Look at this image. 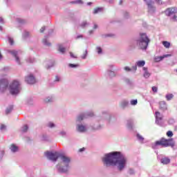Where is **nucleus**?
Segmentation results:
<instances>
[{
    "mask_svg": "<svg viewBox=\"0 0 177 177\" xmlns=\"http://www.w3.org/2000/svg\"><path fill=\"white\" fill-rule=\"evenodd\" d=\"M102 162L105 168L116 167L118 171L122 172L127 167L128 159L120 151H112L105 153L102 158Z\"/></svg>",
    "mask_w": 177,
    "mask_h": 177,
    "instance_id": "nucleus-1",
    "label": "nucleus"
},
{
    "mask_svg": "<svg viewBox=\"0 0 177 177\" xmlns=\"http://www.w3.org/2000/svg\"><path fill=\"white\" fill-rule=\"evenodd\" d=\"M88 117H93V112L87 111L83 113H80L77 116L76 131L80 133H85V132L88 131V126L82 123V121H84L85 118H88Z\"/></svg>",
    "mask_w": 177,
    "mask_h": 177,
    "instance_id": "nucleus-2",
    "label": "nucleus"
},
{
    "mask_svg": "<svg viewBox=\"0 0 177 177\" xmlns=\"http://www.w3.org/2000/svg\"><path fill=\"white\" fill-rule=\"evenodd\" d=\"M158 146H162V147H171V149H174V147H175V141L174 138L165 139L162 138L160 140L156 141L152 145V149H158Z\"/></svg>",
    "mask_w": 177,
    "mask_h": 177,
    "instance_id": "nucleus-3",
    "label": "nucleus"
},
{
    "mask_svg": "<svg viewBox=\"0 0 177 177\" xmlns=\"http://www.w3.org/2000/svg\"><path fill=\"white\" fill-rule=\"evenodd\" d=\"M136 44L142 50H146L150 44V38L147 37L146 33H140L139 37L136 39Z\"/></svg>",
    "mask_w": 177,
    "mask_h": 177,
    "instance_id": "nucleus-4",
    "label": "nucleus"
},
{
    "mask_svg": "<svg viewBox=\"0 0 177 177\" xmlns=\"http://www.w3.org/2000/svg\"><path fill=\"white\" fill-rule=\"evenodd\" d=\"M9 91L11 95H19V93H20V91H21L20 82L14 80L9 86Z\"/></svg>",
    "mask_w": 177,
    "mask_h": 177,
    "instance_id": "nucleus-5",
    "label": "nucleus"
},
{
    "mask_svg": "<svg viewBox=\"0 0 177 177\" xmlns=\"http://www.w3.org/2000/svg\"><path fill=\"white\" fill-rule=\"evenodd\" d=\"M165 13L166 16H169L171 17V20L172 21H177V8L173 7V8H169L165 11Z\"/></svg>",
    "mask_w": 177,
    "mask_h": 177,
    "instance_id": "nucleus-6",
    "label": "nucleus"
},
{
    "mask_svg": "<svg viewBox=\"0 0 177 177\" xmlns=\"http://www.w3.org/2000/svg\"><path fill=\"white\" fill-rule=\"evenodd\" d=\"M68 168H70V165H64L63 162L59 163L56 165L58 174H68Z\"/></svg>",
    "mask_w": 177,
    "mask_h": 177,
    "instance_id": "nucleus-7",
    "label": "nucleus"
},
{
    "mask_svg": "<svg viewBox=\"0 0 177 177\" xmlns=\"http://www.w3.org/2000/svg\"><path fill=\"white\" fill-rule=\"evenodd\" d=\"M45 156L48 158V160H50L51 161H57V158H59L60 153L57 152H50L47 151L45 153Z\"/></svg>",
    "mask_w": 177,
    "mask_h": 177,
    "instance_id": "nucleus-8",
    "label": "nucleus"
},
{
    "mask_svg": "<svg viewBox=\"0 0 177 177\" xmlns=\"http://www.w3.org/2000/svg\"><path fill=\"white\" fill-rule=\"evenodd\" d=\"M9 86V81L7 79H0V92L3 93Z\"/></svg>",
    "mask_w": 177,
    "mask_h": 177,
    "instance_id": "nucleus-9",
    "label": "nucleus"
},
{
    "mask_svg": "<svg viewBox=\"0 0 177 177\" xmlns=\"http://www.w3.org/2000/svg\"><path fill=\"white\" fill-rule=\"evenodd\" d=\"M155 118H156V124L159 125V127H162L164 125V122H162V118H164V115L161 114L159 111L155 112Z\"/></svg>",
    "mask_w": 177,
    "mask_h": 177,
    "instance_id": "nucleus-10",
    "label": "nucleus"
},
{
    "mask_svg": "<svg viewBox=\"0 0 177 177\" xmlns=\"http://www.w3.org/2000/svg\"><path fill=\"white\" fill-rule=\"evenodd\" d=\"M148 6V12L151 15H153L156 12V7H154V1L153 0H144Z\"/></svg>",
    "mask_w": 177,
    "mask_h": 177,
    "instance_id": "nucleus-11",
    "label": "nucleus"
},
{
    "mask_svg": "<svg viewBox=\"0 0 177 177\" xmlns=\"http://www.w3.org/2000/svg\"><path fill=\"white\" fill-rule=\"evenodd\" d=\"M62 164H64L65 165H70V162H71V158L63 154L59 153V158Z\"/></svg>",
    "mask_w": 177,
    "mask_h": 177,
    "instance_id": "nucleus-12",
    "label": "nucleus"
},
{
    "mask_svg": "<svg viewBox=\"0 0 177 177\" xmlns=\"http://www.w3.org/2000/svg\"><path fill=\"white\" fill-rule=\"evenodd\" d=\"M25 81L27 84L32 85L35 82V77L32 74L28 75L25 77Z\"/></svg>",
    "mask_w": 177,
    "mask_h": 177,
    "instance_id": "nucleus-13",
    "label": "nucleus"
},
{
    "mask_svg": "<svg viewBox=\"0 0 177 177\" xmlns=\"http://www.w3.org/2000/svg\"><path fill=\"white\" fill-rule=\"evenodd\" d=\"M159 104V109L161 111H167L168 110V104L165 101H160L158 102Z\"/></svg>",
    "mask_w": 177,
    "mask_h": 177,
    "instance_id": "nucleus-14",
    "label": "nucleus"
},
{
    "mask_svg": "<svg viewBox=\"0 0 177 177\" xmlns=\"http://www.w3.org/2000/svg\"><path fill=\"white\" fill-rule=\"evenodd\" d=\"M10 53H11L12 55V56H14L15 57V60L18 64H21V63H20V59L19 58V57H17V50H10Z\"/></svg>",
    "mask_w": 177,
    "mask_h": 177,
    "instance_id": "nucleus-15",
    "label": "nucleus"
},
{
    "mask_svg": "<svg viewBox=\"0 0 177 177\" xmlns=\"http://www.w3.org/2000/svg\"><path fill=\"white\" fill-rule=\"evenodd\" d=\"M171 54H166V55H163L162 56L156 57H155V62H161V60H164L165 57H171Z\"/></svg>",
    "mask_w": 177,
    "mask_h": 177,
    "instance_id": "nucleus-16",
    "label": "nucleus"
},
{
    "mask_svg": "<svg viewBox=\"0 0 177 177\" xmlns=\"http://www.w3.org/2000/svg\"><path fill=\"white\" fill-rule=\"evenodd\" d=\"M134 123L135 122L132 120H127V128L129 129L130 131H132L133 129Z\"/></svg>",
    "mask_w": 177,
    "mask_h": 177,
    "instance_id": "nucleus-17",
    "label": "nucleus"
},
{
    "mask_svg": "<svg viewBox=\"0 0 177 177\" xmlns=\"http://www.w3.org/2000/svg\"><path fill=\"white\" fill-rule=\"evenodd\" d=\"M10 150L12 153H17L19 151V147L15 144H12L10 146Z\"/></svg>",
    "mask_w": 177,
    "mask_h": 177,
    "instance_id": "nucleus-18",
    "label": "nucleus"
},
{
    "mask_svg": "<svg viewBox=\"0 0 177 177\" xmlns=\"http://www.w3.org/2000/svg\"><path fill=\"white\" fill-rule=\"evenodd\" d=\"M124 82L129 86H133V81L128 77H124L123 79Z\"/></svg>",
    "mask_w": 177,
    "mask_h": 177,
    "instance_id": "nucleus-19",
    "label": "nucleus"
},
{
    "mask_svg": "<svg viewBox=\"0 0 177 177\" xmlns=\"http://www.w3.org/2000/svg\"><path fill=\"white\" fill-rule=\"evenodd\" d=\"M142 70L144 71L143 76L145 78H150V75H151V73L149 72L147 67H143Z\"/></svg>",
    "mask_w": 177,
    "mask_h": 177,
    "instance_id": "nucleus-20",
    "label": "nucleus"
},
{
    "mask_svg": "<svg viewBox=\"0 0 177 177\" xmlns=\"http://www.w3.org/2000/svg\"><path fill=\"white\" fill-rule=\"evenodd\" d=\"M160 162L164 165H167L169 164V162H171V159H169V158L167 157L162 158L160 159Z\"/></svg>",
    "mask_w": 177,
    "mask_h": 177,
    "instance_id": "nucleus-21",
    "label": "nucleus"
},
{
    "mask_svg": "<svg viewBox=\"0 0 177 177\" xmlns=\"http://www.w3.org/2000/svg\"><path fill=\"white\" fill-rule=\"evenodd\" d=\"M54 100H55V97H53V95H50V96L46 97L44 99V102L45 103H52Z\"/></svg>",
    "mask_w": 177,
    "mask_h": 177,
    "instance_id": "nucleus-22",
    "label": "nucleus"
},
{
    "mask_svg": "<svg viewBox=\"0 0 177 177\" xmlns=\"http://www.w3.org/2000/svg\"><path fill=\"white\" fill-rule=\"evenodd\" d=\"M58 52H59V53H62V55H64V53H66V48L63 46V44H58Z\"/></svg>",
    "mask_w": 177,
    "mask_h": 177,
    "instance_id": "nucleus-23",
    "label": "nucleus"
},
{
    "mask_svg": "<svg viewBox=\"0 0 177 177\" xmlns=\"http://www.w3.org/2000/svg\"><path fill=\"white\" fill-rule=\"evenodd\" d=\"M106 74L109 78H114L117 75L114 71H106Z\"/></svg>",
    "mask_w": 177,
    "mask_h": 177,
    "instance_id": "nucleus-24",
    "label": "nucleus"
},
{
    "mask_svg": "<svg viewBox=\"0 0 177 177\" xmlns=\"http://www.w3.org/2000/svg\"><path fill=\"white\" fill-rule=\"evenodd\" d=\"M128 104H129V102L127 100H124L120 102V107H122V109H126V107H128Z\"/></svg>",
    "mask_w": 177,
    "mask_h": 177,
    "instance_id": "nucleus-25",
    "label": "nucleus"
},
{
    "mask_svg": "<svg viewBox=\"0 0 177 177\" xmlns=\"http://www.w3.org/2000/svg\"><path fill=\"white\" fill-rule=\"evenodd\" d=\"M44 45H45V46H51L52 44H50V42L48 41V36H45V37L43 39L42 41Z\"/></svg>",
    "mask_w": 177,
    "mask_h": 177,
    "instance_id": "nucleus-26",
    "label": "nucleus"
},
{
    "mask_svg": "<svg viewBox=\"0 0 177 177\" xmlns=\"http://www.w3.org/2000/svg\"><path fill=\"white\" fill-rule=\"evenodd\" d=\"M136 64L138 67H144L146 62L145 60L138 61L136 62Z\"/></svg>",
    "mask_w": 177,
    "mask_h": 177,
    "instance_id": "nucleus-27",
    "label": "nucleus"
},
{
    "mask_svg": "<svg viewBox=\"0 0 177 177\" xmlns=\"http://www.w3.org/2000/svg\"><path fill=\"white\" fill-rule=\"evenodd\" d=\"M136 138H137V140H138V142H140V143H143V142L145 140V138H143V136H142V135L139 134V133H137Z\"/></svg>",
    "mask_w": 177,
    "mask_h": 177,
    "instance_id": "nucleus-28",
    "label": "nucleus"
},
{
    "mask_svg": "<svg viewBox=\"0 0 177 177\" xmlns=\"http://www.w3.org/2000/svg\"><path fill=\"white\" fill-rule=\"evenodd\" d=\"M165 99L167 102H170V100H172L174 99V94L172 93L166 94Z\"/></svg>",
    "mask_w": 177,
    "mask_h": 177,
    "instance_id": "nucleus-29",
    "label": "nucleus"
},
{
    "mask_svg": "<svg viewBox=\"0 0 177 177\" xmlns=\"http://www.w3.org/2000/svg\"><path fill=\"white\" fill-rule=\"evenodd\" d=\"M22 38L23 39H27V38H30V32L25 30L22 33Z\"/></svg>",
    "mask_w": 177,
    "mask_h": 177,
    "instance_id": "nucleus-30",
    "label": "nucleus"
},
{
    "mask_svg": "<svg viewBox=\"0 0 177 177\" xmlns=\"http://www.w3.org/2000/svg\"><path fill=\"white\" fill-rule=\"evenodd\" d=\"M80 57H81V59H82V60H85V59H86V57H88V49H86V50L83 52V53H82V55L80 56Z\"/></svg>",
    "mask_w": 177,
    "mask_h": 177,
    "instance_id": "nucleus-31",
    "label": "nucleus"
},
{
    "mask_svg": "<svg viewBox=\"0 0 177 177\" xmlns=\"http://www.w3.org/2000/svg\"><path fill=\"white\" fill-rule=\"evenodd\" d=\"M26 104H28V106H32V104H34V99L32 97H28L26 99Z\"/></svg>",
    "mask_w": 177,
    "mask_h": 177,
    "instance_id": "nucleus-32",
    "label": "nucleus"
},
{
    "mask_svg": "<svg viewBox=\"0 0 177 177\" xmlns=\"http://www.w3.org/2000/svg\"><path fill=\"white\" fill-rule=\"evenodd\" d=\"M95 50H96L97 55H103V48H102V47L97 46L95 48Z\"/></svg>",
    "mask_w": 177,
    "mask_h": 177,
    "instance_id": "nucleus-33",
    "label": "nucleus"
},
{
    "mask_svg": "<svg viewBox=\"0 0 177 177\" xmlns=\"http://www.w3.org/2000/svg\"><path fill=\"white\" fill-rule=\"evenodd\" d=\"M102 115L104 117V120H110V118H111V116L107 112L103 113Z\"/></svg>",
    "mask_w": 177,
    "mask_h": 177,
    "instance_id": "nucleus-34",
    "label": "nucleus"
},
{
    "mask_svg": "<svg viewBox=\"0 0 177 177\" xmlns=\"http://www.w3.org/2000/svg\"><path fill=\"white\" fill-rule=\"evenodd\" d=\"M88 26H89V23H88L86 21H83L80 24V27H82V28H85V27H88Z\"/></svg>",
    "mask_w": 177,
    "mask_h": 177,
    "instance_id": "nucleus-35",
    "label": "nucleus"
},
{
    "mask_svg": "<svg viewBox=\"0 0 177 177\" xmlns=\"http://www.w3.org/2000/svg\"><path fill=\"white\" fill-rule=\"evenodd\" d=\"M107 70L106 71H113L114 70V68L115 67V65L113 64H110L107 66Z\"/></svg>",
    "mask_w": 177,
    "mask_h": 177,
    "instance_id": "nucleus-36",
    "label": "nucleus"
},
{
    "mask_svg": "<svg viewBox=\"0 0 177 177\" xmlns=\"http://www.w3.org/2000/svg\"><path fill=\"white\" fill-rule=\"evenodd\" d=\"M71 3L76 4V5H82L84 4V1L82 0H75L71 1Z\"/></svg>",
    "mask_w": 177,
    "mask_h": 177,
    "instance_id": "nucleus-37",
    "label": "nucleus"
},
{
    "mask_svg": "<svg viewBox=\"0 0 177 177\" xmlns=\"http://www.w3.org/2000/svg\"><path fill=\"white\" fill-rule=\"evenodd\" d=\"M102 10H103V8H95L93 13L94 15H97V13H100V12H102Z\"/></svg>",
    "mask_w": 177,
    "mask_h": 177,
    "instance_id": "nucleus-38",
    "label": "nucleus"
},
{
    "mask_svg": "<svg viewBox=\"0 0 177 177\" xmlns=\"http://www.w3.org/2000/svg\"><path fill=\"white\" fill-rule=\"evenodd\" d=\"M13 110L12 105H10L8 107H7L6 110V113L9 114L10 113H12V111Z\"/></svg>",
    "mask_w": 177,
    "mask_h": 177,
    "instance_id": "nucleus-39",
    "label": "nucleus"
},
{
    "mask_svg": "<svg viewBox=\"0 0 177 177\" xmlns=\"http://www.w3.org/2000/svg\"><path fill=\"white\" fill-rule=\"evenodd\" d=\"M17 21L19 24H26V19H23L21 18L17 19Z\"/></svg>",
    "mask_w": 177,
    "mask_h": 177,
    "instance_id": "nucleus-40",
    "label": "nucleus"
},
{
    "mask_svg": "<svg viewBox=\"0 0 177 177\" xmlns=\"http://www.w3.org/2000/svg\"><path fill=\"white\" fill-rule=\"evenodd\" d=\"M28 131V126L27 124L24 125L21 128V132H27Z\"/></svg>",
    "mask_w": 177,
    "mask_h": 177,
    "instance_id": "nucleus-41",
    "label": "nucleus"
},
{
    "mask_svg": "<svg viewBox=\"0 0 177 177\" xmlns=\"http://www.w3.org/2000/svg\"><path fill=\"white\" fill-rule=\"evenodd\" d=\"M59 135L62 138H66V136H67V132H66L64 130H62L59 133Z\"/></svg>",
    "mask_w": 177,
    "mask_h": 177,
    "instance_id": "nucleus-42",
    "label": "nucleus"
},
{
    "mask_svg": "<svg viewBox=\"0 0 177 177\" xmlns=\"http://www.w3.org/2000/svg\"><path fill=\"white\" fill-rule=\"evenodd\" d=\"M47 127L48 128H55L56 127V124H55V123H53V122H48L47 123Z\"/></svg>",
    "mask_w": 177,
    "mask_h": 177,
    "instance_id": "nucleus-43",
    "label": "nucleus"
},
{
    "mask_svg": "<svg viewBox=\"0 0 177 177\" xmlns=\"http://www.w3.org/2000/svg\"><path fill=\"white\" fill-rule=\"evenodd\" d=\"M162 45L165 46V48H169L171 46V43L169 41H162Z\"/></svg>",
    "mask_w": 177,
    "mask_h": 177,
    "instance_id": "nucleus-44",
    "label": "nucleus"
},
{
    "mask_svg": "<svg viewBox=\"0 0 177 177\" xmlns=\"http://www.w3.org/2000/svg\"><path fill=\"white\" fill-rule=\"evenodd\" d=\"M27 63H34V62H35V59L32 57H29L27 59H26Z\"/></svg>",
    "mask_w": 177,
    "mask_h": 177,
    "instance_id": "nucleus-45",
    "label": "nucleus"
},
{
    "mask_svg": "<svg viewBox=\"0 0 177 177\" xmlns=\"http://www.w3.org/2000/svg\"><path fill=\"white\" fill-rule=\"evenodd\" d=\"M8 39V42L10 44V45H15V41L13 40V39L12 37H10V36L7 37Z\"/></svg>",
    "mask_w": 177,
    "mask_h": 177,
    "instance_id": "nucleus-46",
    "label": "nucleus"
},
{
    "mask_svg": "<svg viewBox=\"0 0 177 177\" xmlns=\"http://www.w3.org/2000/svg\"><path fill=\"white\" fill-rule=\"evenodd\" d=\"M68 67H70V68H77V67H80V65L75 64H69Z\"/></svg>",
    "mask_w": 177,
    "mask_h": 177,
    "instance_id": "nucleus-47",
    "label": "nucleus"
},
{
    "mask_svg": "<svg viewBox=\"0 0 177 177\" xmlns=\"http://www.w3.org/2000/svg\"><path fill=\"white\" fill-rule=\"evenodd\" d=\"M62 81V77L56 75L54 80V82H60Z\"/></svg>",
    "mask_w": 177,
    "mask_h": 177,
    "instance_id": "nucleus-48",
    "label": "nucleus"
},
{
    "mask_svg": "<svg viewBox=\"0 0 177 177\" xmlns=\"http://www.w3.org/2000/svg\"><path fill=\"white\" fill-rule=\"evenodd\" d=\"M130 104H131V106H136V104H138V100H131Z\"/></svg>",
    "mask_w": 177,
    "mask_h": 177,
    "instance_id": "nucleus-49",
    "label": "nucleus"
},
{
    "mask_svg": "<svg viewBox=\"0 0 177 177\" xmlns=\"http://www.w3.org/2000/svg\"><path fill=\"white\" fill-rule=\"evenodd\" d=\"M93 129H94V131H99V129H102V125L93 126Z\"/></svg>",
    "mask_w": 177,
    "mask_h": 177,
    "instance_id": "nucleus-50",
    "label": "nucleus"
},
{
    "mask_svg": "<svg viewBox=\"0 0 177 177\" xmlns=\"http://www.w3.org/2000/svg\"><path fill=\"white\" fill-rule=\"evenodd\" d=\"M167 136H168V138H172L174 136V133L171 131H168L167 132Z\"/></svg>",
    "mask_w": 177,
    "mask_h": 177,
    "instance_id": "nucleus-51",
    "label": "nucleus"
},
{
    "mask_svg": "<svg viewBox=\"0 0 177 177\" xmlns=\"http://www.w3.org/2000/svg\"><path fill=\"white\" fill-rule=\"evenodd\" d=\"M124 70L126 71L127 73L132 71V68H129V66H124Z\"/></svg>",
    "mask_w": 177,
    "mask_h": 177,
    "instance_id": "nucleus-52",
    "label": "nucleus"
},
{
    "mask_svg": "<svg viewBox=\"0 0 177 177\" xmlns=\"http://www.w3.org/2000/svg\"><path fill=\"white\" fill-rule=\"evenodd\" d=\"M129 175H135V170L133 169H130L128 171Z\"/></svg>",
    "mask_w": 177,
    "mask_h": 177,
    "instance_id": "nucleus-53",
    "label": "nucleus"
},
{
    "mask_svg": "<svg viewBox=\"0 0 177 177\" xmlns=\"http://www.w3.org/2000/svg\"><path fill=\"white\" fill-rule=\"evenodd\" d=\"M136 70H138V66H136V64L135 66H133L131 68V71H133V73H136Z\"/></svg>",
    "mask_w": 177,
    "mask_h": 177,
    "instance_id": "nucleus-54",
    "label": "nucleus"
},
{
    "mask_svg": "<svg viewBox=\"0 0 177 177\" xmlns=\"http://www.w3.org/2000/svg\"><path fill=\"white\" fill-rule=\"evenodd\" d=\"M169 124H170L171 125L175 124V119H174V118H170V119L169 120Z\"/></svg>",
    "mask_w": 177,
    "mask_h": 177,
    "instance_id": "nucleus-55",
    "label": "nucleus"
},
{
    "mask_svg": "<svg viewBox=\"0 0 177 177\" xmlns=\"http://www.w3.org/2000/svg\"><path fill=\"white\" fill-rule=\"evenodd\" d=\"M152 91L154 92V93H157V92H158V88H157V86H153Z\"/></svg>",
    "mask_w": 177,
    "mask_h": 177,
    "instance_id": "nucleus-56",
    "label": "nucleus"
},
{
    "mask_svg": "<svg viewBox=\"0 0 177 177\" xmlns=\"http://www.w3.org/2000/svg\"><path fill=\"white\" fill-rule=\"evenodd\" d=\"M6 129V126L5 124H1L0 127V130L5 131Z\"/></svg>",
    "mask_w": 177,
    "mask_h": 177,
    "instance_id": "nucleus-57",
    "label": "nucleus"
},
{
    "mask_svg": "<svg viewBox=\"0 0 177 177\" xmlns=\"http://www.w3.org/2000/svg\"><path fill=\"white\" fill-rule=\"evenodd\" d=\"M41 140H44V141L48 140V136L46 135H43L41 137Z\"/></svg>",
    "mask_w": 177,
    "mask_h": 177,
    "instance_id": "nucleus-58",
    "label": "nucleus"
},
{
    "mask_svg": "<svg viewBox=\"0 0 177 177\" xmlns=\"http://www.w3.org/2000/svg\"><path fill=\"white\" fill-rule=\"evenodd\" d=\"M70 56L73 59H77V56L74 55V54L73 53H70Z\"/></svg>",
    "mask_w": 177,
    "mask_h": 177,
    "instance_id": "nucleus-59",
    "label": "nucleus"
},
{
    "mask_svg": "<svg viewBox=\"0 0 177 177\" xmlns=\"http://www.w3.org/2000/svg\"><path fill=\"white\" fill-rule=\"evenodd\" d=\"M84 36H82V35H79L75 37V39H80V38H83Z\"/></svg>",
    "mask_w": 177,
    "mask_h": 177,
    "instance_id": "nucleus-60",
    "label": "nucleus"
},
{
    "mask_svg": "<svg viewBox=\"0 0 177 177\" xmlns=\"http://www.w3.org/2000/svg\"><path fill=\"white\" fill-rule=\"evenodd\" d=\"M5 154V151H0V157L1 158H2V157H3V155Z\"/></svg>",
    "mask_w": 177,
    "mask_h": 177,
    "instance_id": "nucleus-61",
    "label": "nucleus"
},
{
    "mask_svg": "<svg viewBox=\"0 0 177 177\" xmlns=\"http://www.w3.org/2000/svg\"><path fill=\"white\" fill-rule=\"evenodd\" d=\"M156 1H157V3H158L159 5H162V1L161 0H155Z\"/></svg>",
    "mask_w": 177,
    "mask_h": 177,
    "instance_id": "nucleus-62",
    "label": "nucleus"
},
{
    "mask_svg": "<svg viewBox=\"0 0 177 177\" xmlns=\"http://www.w3.org/2000/svg\"><path fill=\"white\" fill-rule=\"evenodd\" d=\"M45 26L41 27V28L40 29V32H44L45 31Z\"/></svg>",
    "mask_w": 177,
    "mask_h": 177,
    "instance_id": "nucleus-63",
    "label": "nucleus"
},
{
    "mask_svg": "<svg viewBox=\"0 0 177 177\" xmlns=\"http://www.w3.org/2000/svg\"><path fill=\"white\" fill-rule=\"evenodd\" d=\"M129 16V13L126 12V13L124 14V17H125L126 19H128Z\"/></svg>",
    "mask_w": 177,
    "mask_h": 177,
    "instance_id": "nucleus-64",
    "label": "nucleus"
}]
</instances>
